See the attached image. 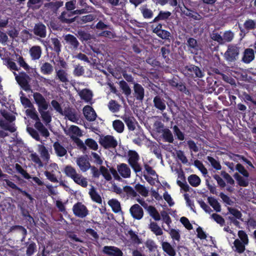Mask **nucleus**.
Listing matches in <instances>:
<instances>
[{
	"label": "nucleus",
	"mask_w": 256,
	"mask_h": 256,
	"mask_svg": "<svg viewBox=\"0 0 256 256\" xmlns=\"http://www.w3.org/2000/svg\"><path fill=\"white\" fill-rule=\"evenodd\" d=\"M239 54L240 47L237 44H231L224 53V58L228 62H234L238 59Z\"/></svg>",
	"instance_id": "4"
},
{
	"label": "nucleus",
	"mask_w": 256,
	"mask_h": 256,
	"mask_svg": "<svg viewBox=\"0 0 256 256\" xmlns=\"http://www.w3.org/2000/svg\"><path fill=\"white\" fill-rule=\"evenodd\" d=\"M100 170L101 174L107 181H110L112 179L110 173L105 166H101Z\"/></svg>",
	"instance_id": "64"
},
{
	"label": "nucleus",
	"mask_w": 256,
	"mask_h": 256,
	"mask_svg": "<svg viewBox=\"0 0 256 256\" xmlns=\"http://www.w3.org/2000/svg\"><path fill=\"white\" fill-rule=\"evenodd\" d=\"M103 252L110 256H122L123 253L118 248L113 246H104Z\"/></svg>",
	"instance_id": "13"
},
{
	"label": "nucleus",
	"mask_w": 256,
	"mask_h": 256,
	"mask_svg": "<svg viewBox=\"0 0 256 256\" xmlns=\"http://www.w3.org/2000/svg\"><path fill=\"white\" fill-rule=\"evenodd\" d=\"M134 188L136 191L138 192L142 196L146 197L148 196V190L144 186L140 184H136Z\"/></svg>",
	"instance_id": "52"
},
{
	"label": "nucleus",
	"mask_w": 256,
	"mask_h": 256,
	"mask_svg": "<svg viewBox=\"0 0 256 256\" xmlns=\"http://www.w3.org/2000/svg\"><path fill=\"white\" fill-rule=\"evenodd\" d=\"M109 110L112 112L119 111L120 106L114 100H110L108 104Z\"/></svg>",
	"instance_id": "56"
},
{
	"label": "nucleus",
	"mask_w": 256,
	"mask_h": 256,
	"mask_svg": "<svg viewBox=\"0 0 256 256\" xmlns=\"http://www.w3.org/2000/svg\"><path fill=\"white\" fill-rule=\"evenodd\" d=\"M43 2L44 0H28L26 6L28 9L36 10L41 8Z\"/></svg>",
	"instance_id": "27"
},
{
	"label": "nucleus",
	"mask_w": 256,
	"mask_h": 256,
	"mask_svg": "<svg viewBox=\"0 0 256 256\" xmlns=\"http://www.w3.org/2000/svg\"><path fill=\"white\" fill-rule=\"evenodd\" d=\"M168 47L169 46H168L167 47L162 46L160 48V52L162 54V56L167 63H168V62L170 60L168 56L170 52Z\"/></svg>",
	"instance_id": "60"
},
{
	"label": "nucleus",
	"mask_w": 256,
	"mask_h": 256,
	"mask_svg": "<svg viewBox=\"0 0 256 256\" xmlns=\"http://www.w3.org/2000/svg\"><path fill=\"white\" fill-rule=\"evenodd\" d=\"M173 132L176 137L177 139L180 140H184V134L182 132L178 127L175 125L174 126L173 128Z\"/></svg>",
	"instance_id": "58"
},
{
	"label": "nucleus",
	"mask_w": 256,
	"mask_h": 256,
	"mask_svg": "<svg viewBox=\"0 0 256 256\" xmlns=\"http://www.w3.org/2000/svg\"><path fill=\"white\" fill-rule=\"evenodd\" d=\"M74 214L80 218H84L88 214L89 211L87 207L81 202H77L72 206Z\"/></svg>",
	"instance_id": "7"
},
{
	"label": "nucleus",
	"mask_w": 256,
	"mask_h": 256,
	"mask_svg": "<svg viewBox=\"0 0 256 256\" xmlns=\"http://www.w3.org/2000/svg\"><path fill=\"white\" fill-rule=\"evenodd\" d=\"M26 248V254L27 256H32L36 251V244L32 240L28 239V241L25 242Z\"/></svg>",
	"instance_id": "25"
},
{
	"label": "nucleus",
	"mask_w": 256,
	"mask_h": 256,
	"mask_svg": "<svg viewBox=\"0 0 256 256\" xmlns=\"http://www.w3.org/2000/svg\"><path fill=\"white\" fill-rule=\"evenodd\" d=\"M209 204L216 212H220L221 210V206L220 203L214 197H208V198Z\"/></svg>",
	"instance_id": "47"
},
{
	"label": "nucleus",
	"mask_w": 256,
	"mask_h": 256,
	"mask_svg": "<svg viewBox=\"0 0 256 256\" xmlns=\"http://www.w3.org/2000/svg\"><path fill=\"white\" fill-rule=\"evenodd\" d=\"M98 142L105 149L114 148L118 146L117 140L111 135L100 136Z\"/></svg>",
	"instance_id": "6"
},
{
	"label": "nucleus",
	"mask_w": 256,
	"mask_h": 256,
	"mask_svg": "<svg viewBox=\"0 0 256 256\" xmlns=\"http://www.w3.org/2000/svg\"><path fill=\"white\" fill-rule=\"evenodd\" d=\"M34 127L40 132L41 134L45 138H48L50 136L49 132L40 120H36Z\"/></svg>",
	"instance_id": "28"
},
{
	"label": "nucleus",
	"mask_w": 256,
	"mask_h": 256,
	"mask_svg": "<svg viewBox=\"0 0 256 256\" xmlns=\"http://www.w3.org/2000/svg\"><path fill=\"white\" fill-rule=\"evenodd\" d=\"M76 164L83 172L87 171L90 168V163L84 156L78 158L76 160Z\"/></svg>",
	"instance_id": "23"
},
{
	"label": "nucleus",
	"mask_w": 256,
	"mask_h": 256,
	"mask_svg": "<svg viewBox=\"0 0 256 256\" xmlns=\"http://www.w3.org/2000/svg\"><path fill=\"white\" fill-rule=\"evenodd\" d=\"M134 96L136 99L142 102L144 96V90L142 86L138 83H135L134 86Z\"/></svg>",
	"instance_id": "11"
},
{
	"label": "nucleus",
	"mask_w": 256,
	"mask_h": 256,
	"mask_svg": "<svg viewBox=\"0 0 256 256\" xmlns=\"http://www.w3.org/2000/svg\"><path fill=\"white\" fill-rule=\"evenodd\" d=\"M183 74L189 78H201L204 76V72L202 70L194 64L185 66L183 69Z\"/></svg>",
	"instance_id": "3"
},
{
	"label": "nucleus",
	"mask_w": 256,
	"mask_h": 256,
	"mask_svg": "<svg viewBox=\"0 0 256 256\" xmlns=\"http://www.w3.org/2000/svg\"><path fill=\"white\" fill-rule=\"evenodd\" d=\"M53 147L56 154L58 156L62 157L67 154L66 150L58 141H56L53 144Z\"/></svg>",
	"instance_id": "22"
},
{
	"label": "nucleus",
	"mask_w": 256,
	"mask_h": 256,
	"mask_svg": "<svg viewBox=\"0 0 256 256\" xmlns=\"http://www.w3.org/2000/svg\"><path fill=\"white\" fill-rule=\"evenodd\" d=\"M186 45L193 54H197L200 47L197 40L193 38H189L187 40Z\"/></svg>",
	"instance_id": "20"
},
{
	"label": "nucleus",
	"mask_w": 256,
	"mask_h": 256,
	"mask_svg": "<svg viewBox=\"0 0 256 256\" xmlns=\"http://www.w3.org/2000/svg\"><path fill=\"white\" fill-rule=\"evenodd\" d=\"M120 86L122 92L126 96H128L132 93V90L128 84L124 80L120 82Z\"/></svg>",
	"instance_id": "48"
},
{
	"label": "nucleus",
	"mask_w": 256,
	"mask_h": 256,
	"mask_svg": "<svg viewBox=\"0 0 256 256\" xmlns=\"http://www.w3.org/2000/svg\"><path fill=\"white\" fill-rule=\"evenodd\" d=\"M4 64L6 65L10 70H18L16 63L12 61L10 58H5L4 60Z\"/></svg>",
	"instance_id": "53"
},
{
	"label": "nucleus",
	"mask_w": 256,
	"mask_h": 256,
	"mask_svg": "<svg viewBox=\"0 0 256 256\" xmlns=\"http://www.w3.org/2000/svg\"><path fill=\"white\" fill-rule=\"evenodd\" d=\"M51 42L53 47H50L58 54L61 52L62 44L60 40L56 38H51Z\"/></svg>",
	"instance_id": "38"
},
{
	"label": "nucleus",
	"mask_w": 256,
	"mask_h": 256,
	"mask_svg": "<svg viewBox=\"0 0 256 256\" xmlns=\"http://www.w3.org/2000/svg\"><path fill=\"white\" fill-rule=\"evenodd\" d=\"M128 162L136 174L142 172V168L139 164L140 157L138 154L134 150H130L128 153Z\"/></svg>",
	"instance_id": "2"
},
{
	"label": "nucleus",
	"mask_w": 256,
	"mask_h": 256,
	"mask_svg": "<svg viewBox=\"0 0 256 256\" xmlns=\"http://www.w3.org/2000/svg\"><path fill=\"white\" fill-rule=\"evenodd\" d=\"M228 214L229 213L232 214L234 216L233 217L234 218H236L238 220L242 219V214L238 209L234 208L228 207Z\"/></svg>",
	"instance_id": "55"
},
{
	"label": "nucleus",
	"mask_w": 256,
	"mask_h": 256,
	"mask_svg": "<svg viewBox=\"0 0 256 256\" xmlns=\"http://www.w3.org/2000/svg\"><path fill=\"white\" fill-rule=\"evenodd\" d=\"M147 210L150 215L155 220L158 221L160 220V216L154 206H149L148 207Z\"/></svg>",
	"instance_id": "44"
},
{
	"label": "nucleus",
	"mask_w": 256,
	"mask_h": 256,
	"mask_svg": "<svg viewBox=\"0 0 256 256\" xmlns=\"http://www.w3.org/2000/svg\"><path fill=\"white\" fill-rule=\"evenodd\" d=\"M42 50L40 46H34L30 50V54L32 60H38L42 55Z\"/></svg>",
	"instance_id": "24"
},
{
	"label": "nucleus",
	"mask_w": 256,
	"mask_h": 256,
	"mask_svg": "<svg viewBox=\"0 0 256 256\" xmlns=\"http://www.w3.org/2000/svg\"><path fill=\"white\" fill-rule=\"evenodd\" d=\"M72 180L76 184L80 186L83 188H86L88 186V182L86 179L80 174H77L72 178Z\"/></svg>",
	"instance_id": "31"
},
{
	"label": "nucleus",
	"mask_w": 256,
	"mask_h": 256,
	"mask_svg": "<svg viewBox=\"0 0 256 256\" xmlns=\"http://www.w3.org/2000/svg\"><path fill=\"white\" fill-rule=\"evenodd\" d=\"M148 228L156 236H162L163 234L162 229L156 222H150L148 226Z\"/></svg>",
	"instance_id": "35"
},
{
	"label": "nucleus",
	"mask_w": 256,
	"mask_h": 256,
	"mask_svg": "<svg viewBox=\"0 0 256 256\" xmlns=\"http://www.w3.org/2000/svg\"><path fill=\"white\" fill-rule=\"evenodd\" d=\"M34 34L41 38H44L46 36V27L42 22L36 24L34 29Z\"/></svg>",
	"instance_id": "9"
},
{
	"label": "nucleus",
	"mask_w": 256,
	"mask_h": 256,
	"mask_svg": "<svg viewBox=\"0 0 256 256\" xmlns=\"http://www.w3.org/2000/svg\"><path fill=\"white\" fill-rule=\"evenodd\" d=\"M123 190L125 192L128 197L134 198H136L138 194L130 186H126L124 187Z\"/></svg>",
	"instance_id": "51"
},
{
	"label": "nucleus",
	"mask_w": 256,
	"mask_h": 256,
	"mask_svg": "<svg viewBox=\"0 0 256 256\" xmlns=\"http://www.w3.org/2000/svg\"><path fill=\"white\" fill-rule=\"evenodd\" d=\"M255 58L254 51L253 49L247 48L244 50L242 61L245 64H250Z\"/></svg>",
	"instance_id": "15"
},
{
	"label": "nucleus",
	"mask_w": 256,
	"mask_h": 256,
	"mask_svg": "<svg viewBox=\"0 0 256 256\" xmlns=\"http://www.w3.org/2000/svg\"><path fill=\"white\" fill-rule=\"evenodd\" d=\"M63 172L68 177L72 179L78 174L76 169L70 165L66 166Z\"/></svg>",
	"instance_id": "45"
},
{
	"label": "nucleus",
	"mask_w": 256,
	"mask_h": 256,
	"mask_svg": "<svg viewBox=\"0 0 256 256\" xmlns=\"http://www.w3.org/2000/svg\"><path fill=\"white\" fill-rule=\"evenodd\" d=\"M238 235L240 238V240L244 243V244H248L249 240L248 234L243 230H240L238 232Z\"/></svg>",
	"instance_id": "62"
},
{
	"label": "nucleus",
	"mask_w": 256,
	"mask_h": 256,
	"mask_svg": "<svg viewBox=\"0 0 256 256\" xmlns=\"http://www.w3.org/2000/svg\"><path fill=\"white\" fill-rule=\"evenodd\" d=\"M236 170H238L240 174H242L244 177L248 178L250 176L248 172L240 164H238L236 166Z\"/></svg>",
	"instance_id": "63"
},
{
	"label": "nucleus",
	"mask_w": 256,
	"mask_h": 256,
	"mask_svg": "<svg viewBox=\"0 0 256 256\" xmlns=\"http://www.w3.org/2000/svg\"><path fill=\"white\" fill-rule=\"evenodd\" d=\"M162 138L164 141L169 143H173L174 139L172 132L167 128L162 130Z\"/></svg>",
	"instance_id": "33"
},
{
	"label": "nucleus",
	"mask_w": 256,
	"mask_h": 256,
	"mask_svg": "<svg viewBox=\"0 0 256 256\" xmlns=\"http://www.w3.org/2000/svg\"><path fill=\"white\" fill-rule=\"evenodd\" d=\"M118 170L120 176L124 178H128L130 176L131 171L128 166L124 163L118 166Z\"/></svg>",
	"instance_id": "19"
},
{
	"label": "nucleus",
	"mask_w": 256,
	"mask_h": 256,
	"mask_svg": "<svg viewBox=\"0 0 256 256\" xmlns=\"http://www.w3.org/2000/svg\"><path fill=\"white\" fill-rule=\"evenodd\" d=\"M163 250L170 256H175L176 251L171 244L166 242H162V244Z\"/></svg>",
	"instance_id": "32"
},
{
	"label": "nucleus",
	"mask_w": 256,
	"mask_h": 256,
	"mask_svg": "<svg viewBox=\"0 0 256 256\" xmlns=\"http://www.w3.org/2000/svg\"><path fill=\"white\" fill-rule=\"evenodd\" d=\"M130 212L132 218L136 220H140L144 216V210L138 204L132 205L130 209Z\"/></svg>",
	"instance_id": "8"
},
{
	"label": "nucleus",
	"mask_w": 256,
	"mask_h": 256,
	"mask_svg": "<svg viewBox=\"0 0 256 256\" xmlns=\"http://www.w3.org/2000/svg\"><path fill=\"white\" fill-rule=\"evenodd\" d=\"M65 40L74 48H77L78 46L79 42L78 40L72 34H68L66 35Z\"/></svg>",
	"instance_id": "43"
},
{
	"label": "nucleus",
	"mask_w": 256,
	"mask_h": 256,
	"mask_svg": "<svg viewBox=\"0 0 256 256\" xmlns=\"http://www.w3.org/2000/svg\"><path fill=\"white\" fill-rule=\"evenodd\" d=\"M89 194L92 198V200L98 203L99 204H101L102 203V199L100 195L98 193L96 190L94 186H92L90 189L89 192Z\"/></svg>",
	"instance_id": "36"
},
{
	"label": "nucleus",
	"mask_w": 256,
	"mask_h": 256,
	"mask_svg": "<svg viewBox=\"0 0 256 256\" xmlns=\"http://www.w3.org/2000/svg\"><path fill=\"white\" fill-rule=\"evenodd\" d=\"M63 2L56 1L55 2H50L45 3L44 7L46 9L50 10L54 12H56L58 8L63 6Z\"/></svg>",
	"instance_id": "26"
},
{
	"label": "nucleus",
	"mask_w": 256,
	"mask_h": 256,
	"mask_svg": "<svg viewBox=\"0 0 256 256\" xmlns=\"http://www.w3.org/2000/svg\"><path fill=\"white\" fill-rule=\"evenodd\" d=\"M79 96L82 100L88 102L92 100V93L90 90L84 88L79 92Z\"/></svg>",
	"instance_id": "30"
},
{
	"label": "nucleus",
	"mask_w": 256,
	"mask_h": 256,
	"mask_svg": "<svg viewBox=\"0 0 256 256\" xmlns=\"http://www.w3.org/2000/svg\"><path fill=\"white\" fill-rule=\"evenodd\" d=\"M108 204L114 212L118 213L121 210L120 202L117 200L111 199L108 200Z\"/></svg>",
	"instance_id": "39"
},
{
	"label": "nucleus",
	"mask_w": 256,
	"mask_h": 256,
	"mask_svg": "<svg viewBox=\"0 0 256 256\" xmlns=\"http://www.w3.org/2000/svg\"><path fill=\"white\" fill-rule=\"evenodd\" d=\"M38 151L42 159L48 162L50 159V155L46 147L44 145H39Z\"/></svg>",
	"instance_id": "40"
},
{
	"label": "nucleus",
	"mask_w": 256,
	"mask_h": 256,
	"mask_svg": "<svg viewBox=\"0 0 256 256\" xmlns=\"http://www.w3.org/2000/svg\"><path fill=\"white\" fill-rule=\"evenodd\" d=\"M65 134L67 136H82V134L80 128L74 125L71 126L68 128H64V130Z\"/></svg>",
	"instance_id": "16"
},
{
	"label": "nucleus",
	"mask_w": 256,
	"mask_h": 256,
	"mask_svg": "<svg viewBox=\"0 0 256 256\" xmlns=\"http://www.w3.org/2000/svg\"><path fill=\"white\" fill-rule=\"evenodd\" d=\"M140 12L144 18L150 19L152 18V11L147 8L146 5H144L140 8Z\"/></svg>",
	"instance_id": "41"
},
{
	"label": "nucleus",
	"mask_w": 256,
	"mask_h": 256,
	"mask_svg": "<svg viewBox=\"0 0 256 256\" xmlns=\"http://www.w3.org/2000/svg\"><path fill=\"white\" fill-rule=\"evenodd\" d=\"M72 16V14L71 12H63L60 16L59 19L62 23L70 24L73 22H76V18H78L76 16L70 18Z\"/></svg>",
	"instance_id": "18"
},
{
	"label": "nucleus",
	"mask_w": 256,
	"mask_h": 256,
	"mask_svg": "<svg viewBox=\"0 0 256 256\" xmlns=\"http://www.w3.org/2000/svg\"><path fill=\"white\" fill-rule=\"evenodd\" d=\"M122 118L126 123L129 130L134 131L136 129V124H138L134 117L131 115L124 114Z\"/></svg>",
	"instance_id": "10"
},
{
	"label": "nucleus",
	"mask_w": 256,
	"mask_h": 256,
	"mask_svg": "<svg viewBox=\"0 0 256 256\" xmlns=\"http://www.w3.org/2000/svg\"><path fill=\"white\" fill-rule=\"evenodd\" d=\"M15 78L20 87L25 91L28 92L30 90L29 82L30 78L25 72H22L18 75L16 72H14Z\"/></svg>",
	"instance_id": "5"
},
{
	"label": "nucleus",
	"mask_w": 256,
	"mask_h": 256,
	"mask_svg": "<svg viewBox=\"0 0 256 256\" xmlns=\"http://www.w3.org/2000/svg\"><path fill=\"white\" fill-rule=\"evenodd\" d=\"M85 144L92 150H96L98 149V144L92 138H87L85 140Z\"/></svg>",
	"instance_id": "61"
},
{
	"label": "nucleus",
	"mask_w": 256,
	"mask_h": 256,
	"mask_svg": "<svg viewBox=\"0 0 256 256\" xmlns=\"http://www.w3.org/2000/svg\"><path fill=\"white\" fill-rule=\"evenodd\" d=\"M40 72L45 75L51 74L54 70L52 66L48 62H44L40 68Z\"/></svg>",
	"instance_id": "34"
},
{
	"label": "nucleus",
	"mask_w": 256,
	"mask_h": 256,
	"mask_svg": "<svg viewBox=\"0 0 256 256\" xmlns=\"http://www.w3.org/2000/svg\"><path fill=\"white\" fill-rule=\"evenodd\" d=\"M76 18H76V22L78 24H82L94 20L95 18V16L94 14H89L82 17L77 16Z\"/></svg>",
	"instance_id": "37"
},
{
	"label": "nucleus",
	"mask_w": 256,
	"mask_h": 256,
	"mask_svg": "<svg viewBox=\"0 0 256 256\" xmlns=\"http://www.w3.org/2000/svg\"><path fill=\"white\" fill-rule=\"evenodd\" d=\"M146 246L148 248L150 252H155L158 248V246L155 242L150 239L148 240L145 242Z\"/></svg>",
	"instance_id": "57"
},
{
	"label": "nucleus",
	"mask_w": 256,
	"mask_h": 256,
	"mask_svg": "<svg viewBox=\"0 0 256 256\" xmlns=\"http://www.w3.org/2000/svg\"><path fill=\"white\" fill-rule=\"evenodd\" d=\"M34 99L38 106V110L41 115L43 121L49 124L52 121V116L50 111L46 110L48 108V104L44 96L40 92H36L33 94Z\"/></svg>",
	"instance_id": "1"
},
{
	"label": "nucleus",
	"mask_w": 256,
	"mask_h": 256,
	"mask_svg": "<svg viewBox=\"0 0 256 256\" xmlns=\"http://www.w3.org/2000/svg\"><path fill=\"white\" fill-rule=\"evenodd\" d=\"M234 250L238 254L243 253L246 250V244H244L239 239H236L234 242Z\"/></svg>",
	"instance_id": "29"
},
{
	"label": "nucleus",
	"mask_w": 256,
	"mask_h": 256,
	"mask_svg": "<svg viewBox=\"0 0 256 256\" xmlns=\"http://www.w3.org/2000/svg\"><path fill=\"white\" fill-rule=\"evenodd\" d=\"M83 113L86 118L89 122L94 121L96 119V114L90 106H86L83 108Z\"/></svg>",
	"instance_id": "12"
},
{
	"label": "nucleus",
	"mask_w": 256,
	"mask_h": 256,
	"mask_svg": "<svg viewBox=\"0 0 256 256\" xmlns=\"http://www.w3.org/2000/svg\"><path fill=\"white\" fill-rule=\"evenodd\" d=\"M154 106L158 110L163 112L166 108L165 100L160 96H156L153 100Z\"/></svg>",
	"instance_id": "21"
},
{
	"label": "nucleus",
	"mask_w": 256,
	"mask_h": 256,
	"mask_svg": "<svg viewBox=\"0 0 256 256\" xmlns=\"http://www.w3.org/2000/svg\"><path fill=\"white\" fill-rule=\"evenodd\" d=\"M244 28L247 30H254L256 28V20H246L244 24Z\"/></svg>",
	"instance_id": "50"
},
{
	"label": "nucleus",
	"mask_w": 256,
	"mask_h": 256,
	"mask_svg": "<svg viewBox=\"0 0 256 256\" xmlns=\"http://www.w3.org/2000/svg\"><path fill=\"white\" fill-rule=\"evenodd\" d=\"M234 177L237 182L238 186L242 187H246L248 186V180L240 176L238 173L236 172L234 174Z\"/></svg>",
	"instance_id": "42"
},
{
	"label": "nucleus",
	"mask_w": 256,
	"mask_h": 256,
	"mask_svg": "<svg viewBox=\"0 0 256 256\" xmlns=\"http://www.w3.org/2000/svg\"><path fill=\"white\" fill-rule=\"evenodd\" d=\"M112 126L114 129L118 133L122 132L124 130V124L119 120H114L112 122Z\"/></svg>",
	"instance_id": "49"
},
{
	"label": "nucleus",
	"mask_w": 256,
	"mask_h": 256,
	"mask_svg": "<svg viewBox=\"0 0 256 256\" xmlns=\"http://www.w3.org/2000/svg\"><path fill=\"white\" fill-rule=\"evenodd\" d=\"M188 180L190 184L194 187L198 186L201 182L200 178L197 175L194 174L190 175Z\"/></svg>",
	"instance_id": "46"
},
{
	"label": "nucleus",
	"mask_w": 256,
	"mask_h": 256,
	"mask_svg": "<svg viewBox=\"0 0 256 256\" xmlns=\"http://www.w3.org/2000/svg\"><path fill=\"white\" fill-rule=\"evenodd\" d=\"M62 114L61 115L64 116L68 120L74 122H77L78 120L76 111L70 107L66 108L63 110Z\"/></svg>",
	"instance_id": "14"
},
{
	"label": "nucleus",
	"mask_w": 256,
	"mask_h": 256,
	"mask_svg": "<svg viewBox=\"0 0 256 256\" xmlns=\"http://www.w3.org/2000/svg\"><path fill=\"white\" fill-rule=\"evenodd\" d=\"M56 78L60 82L66 84L69 82L68 75L66 70L62 69L56 70Z\"/></svg>",
	"instance_id": "17"
},
{
	"label": "nucleus",
	"mask_w": 256,
	"mask_h": 256,
	"mask_svg": "<svg viewBox=\"0 0 256 256\" xmlns=\"http://www.w3.org/2000/svg\"><path fill=\"white\" fill-rule=\"evenodd\" d=\"M207 160L210 163L212 167L216 170H219L222 169V166L220 162L213 157L208 156L207 157Z\"/></svg>",
	"instance_id": "54"
},
{
	"label": "nucleus",
	"mask_w": 256,
	"mask_h": 256,
	"mask_svg": "<svg viewBox=\"0 0 256 256\" xmlns=\"http://www.w3.org/2000/svg\"><path fill=\"white\" fill-rule=\"evenodd\" d=\"M71 138L74 141L80 149L84 151L86 150V146L80 138L74 136H71Z\"/></svg>",
	"instance_id": "59"
}]
</instances>
